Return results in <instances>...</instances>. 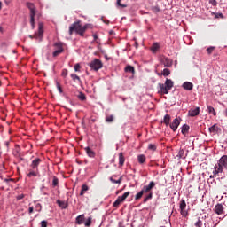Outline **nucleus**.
<instances>
[{
    "label": "nucleus",
    "mask_w": 227,
    "mask_h": 227,
    "mask_svg": "<svg viewBox=\"0 0 227 227\" xmlns=\"http://www.w3.org/2000/svg\"><path fill=\"white\" fill-rule=\"evenodd\" d=\"M193 88H194V85L192 84V82H184V83H183V89L184 90L191 91L192 89H193Z\"/></svg>",
    "instance_id": "16"
},
{
    "label": "nucleus",
    "mask_w": 227,
    "mask_h": 227,
    "mask_svg": "<svg viewBox=\"0 0 227 227\" xmlns=\"http://www.w3.org/2000/svg\"><path fill=\"white\" fill-rule=\"evenodd\" d=\"M53 187L58 186V177H53Z\"/></svg>",
    "instance_id": "47"
},
{
    "label": "nucleus",
    "mask_w": 227,
    "mask_h": 227,
    "mask_svg": "<svg viewBox=\"0 0 227 227\" xmlns=\"http://www.w3.org/2000/svg\"><path fill=\"white\" fill-rule=\"evenodd\" d=\"M214 212L217 215H224V206H223L222 204L215 205Z\"/></svg>",
    "instance_id": "11"
},
{
    "label": "nucleus",
    "mask_w": 227,
    "mask_h": 227,
    "mask_svg": "<svg viewBox=\"0 0 227 227\" xmlns=\"http://www.w3.org/2000/svg\"><path fill=\"white\" fill-rule=\"evenodd\" d=\"M137 160H138V164L145 163V155L138 154Z\"/></svg>",
    "instance_id": "23"
},
{
    "label": "nucleus",
    "mask_w": 227,
    "mask_h": 227,
    "mask_svg": "<svg viewBox=\"0 0 227 227\" xmlns=\"http://www.w3.org/2000/svg\"><path fill=\"white\" fill-rule=\"evenodd\" d=\"M41 225L42 227H47L48 223L46 221H42Z\"/></svg>",
    "instance_id": "51"
},
{
    "label": "nucleus",
    "mask_w": 227,
    "mask_h": 227,
    "mask_svg": "<svg viewBox=\"0 0 227 227\" xmlns=\"http://www.w3.org/2000/svg\"><path fill=\"white\" fill-rule=\"evenodd\" d=\"M78 100H81V101H85V94H83L82 92H78Z\"/></svg>",
    "instance_id": "34"
},
{
    "label": "nucleus",
    "mask_w": 227,
    "mask_h": 227,
    "mask_svg": "<svg viewBox=\"0 0 227 227\" xmlns=\"http://www.w3.org/2000/svg\"><path fill=\"white\" fill-rule=\"evenodd\" d=\"M84 151L85 154H88L89 158H94V152L92 151V149H90V147H85Z\"/></svg>",
    "instance_id": "21"
},
{
    "label": "nucleus",
    "mask_w": 227,
    "mask_h": 227,
    "mask_svg": "<svg viewBox=\"0 0 227 227\" xmlns=\"http://www.w3.org/2000/svg\"><path fill=\"white\" fill-rule=\"evenodd\" d=\"M114 120V117H113V115H108L106 116V119H105V121H106V123H113Z\"/></svg>",
    "instance_id": "35"
},
{
    "label": "nucleus",
    "mask_w": 227,
    "mask_h": 227,
    "mask_svg": "<svg viewBox=\"0 0 227 227\" xmlns=\"http://www.w3.org/2000/svg\"><path fill=\"white\" fill-rule=\"evenodd\" d=\"M210 4V5H213V6H217V1L215 0H209V2H207Z\"/></svg>",
    "instance_id": "44"
},
{
    "label": "nucleus",
    "mask_w": 227,
    "mask_h": 227,
    "mask_svg": "<svg viewBox=\"0 0 227 227\" xmlns=\"http://www.w3.org/2000/svg\"><path fill=\"white\" fill-rule=\"evenodd\" d=\"M169 122H171V115H164V125H168Z\"/></svg>",
    "instance_id": "26"
},
{
    "label": "nucleus",
    "mask_w": 227,
    "mask_h": 227,
    "mask_svg": "<svg viewBox=\"0 0 227 227\" xmlns=\"http://www.w3.org/2000/svg\"><path fill=\"white\" fill-rule=\"evenodd\" d=\"M74 72H81V65L79 64L74 65Z\"/></svg>",
    "instance_id": "38"
},
{
    "label": "nucleus",
    "mask_w": 227,
    "mask_h": 227,
    "mask_svg": "<svg viewBox=\"0 0 227 227\" xmlns=\"http://www.w3.org/2000/svg\"><path fill=\"white\" fill-rule=\"evenodd\" d=\"M25 7L27 10H30V26L32 28H35V16L36 15V8L35 7V4L27 3L25 4Z\"/></svg>",
    "instance_id": "4"
},
{
    "label": "nucleus",
    "mask_w": 227,
    "mask_h": 227,
    "mask_svg": "<svg viewBox=\"0 0 227 227\" xmlns=\"http://www.w3.org/2000/svg\"><path fill=\"white\" fill-rule=\"evenodd\" d=\"M118 165L122 167L124 165V156L122 153H118Z\"/></svg>",
    "instance_id": "18"
},
{
    "label": "nucleus",
    "mask_w": 227,
    "mask_h": 227,
    "mask_svg": "<svg viewBox=\"0 0 227 227\" xmlns=\"http://www.w3.org/2000/svg\"><path fill=\"white\" fill-rule=\"evenodd\" d=\"M35 210L36 211L35 208H32V207H30L27 208V213L32 214L33 212H35Z\"/></svg>",
    "instance_id": "48"
},
{
    "label": "nucleus",
    "mask_w": 227,
    "mask_h": 227,
    "mask_svg": "<svg viewBox=\"0 0 227 227\" xmlns=\"http://www.w3.org/2000/svg\"><path fill=\"white\" fill-rule=\"evenodd\" d=\"M0 10H2V2H0Z\"/></svg>",
    "instance_id": "55"
},
{
    "label": "nucleus",
    "mask_w": 227,
    "mask_h": 227,
    "mask_svg": "<svg viewBox=\"0 0 227 227\" xmlns=\"http://www.w3.org/2000/svg\"><path fill=\"white\" fill-rule=\"evenodd\" d=\"M200 111V109L199 107L192 109V110H190V112H188V115H190V117L199 116Z\"/></svg>",
    "instance_id": "17"
},
{
    "label": "nucleus",
    "mask_w": 227,
    "mask_h": 227,
    "mask_svg": "<svg viewBox=\"0 0 227 227\" xmlns=\"http://www.w3.org/2000/svg\"><path fill=\"white\" fill-rule=\"evenodd\" d=\"M207 114H213V116H217V113L215 112V108L207 106Z\"/></svg>",
    "instance_id": "25"
},
{
    "label": "nucleus",
    "mask_w": 227,
    "mask_h": 227,
    "mask_svg": "<svg viewBox=\"0 0 227 227\" xmlns=\"http://www.w3.org/2000/svg\"><path fill=\"white\" fill-rule=\"evenodd\" d=\"M39 175V168H32L30 172L27 173V177H36Z\"/></svg>",
    "instance_id": "15"
},
{
    "label": "nucleus",
    "mask_w": 227,
    "mask_h": 227,
    "mask_svg": "<svg viewBox=\"0 0 227 227\" xmlns=\"http://www.w3.org/2000/svg\"><path fill=\"white\" fill-rule=\"evenodd\" d=\"M215 18H216V19H224V14L215 13Z\"/></svg>",
    "instance_id": "42"
},
{
    "label": "nucleus",
    "mask_w": 227,
    "mask_h": 227,
    "mask_svg": "<svg viewBox=\"0 0 227 227\" xmlns=\"http://www.w3.org/2000/svg\"><path fill=\"white\" fill-rule=\"evenodd\" d=\"M85 192H88V185L83 184L81 186L80 195L82 196V194H84Z\"/></svg>",
    "instance_id": "32"
},
{
    "label": "nucleus",
    "mask_w": 227,
    "mask_h": 227,
    "mask_svg": "<svg viewBox=\"0 0 227 227\" xmlns=\"http://www.w3.org/2000/svg\"><path fill=\"white\" fill-rule=\"evenodd\" d=\"M32 208L37 210V212H40L42 211V204L37 203V205H35V207Z\"/></svg>",
    "instance_id": "39"
},
{
    "label": "nucleus",
    "mask_w": 227,
    "mask_h": 227,
    "mask_svg": "<svg viewBox=\"0 0 227 227\" xmlns=\"http://www.w3.org/2000/svg\"><path fill=\"white\" fill-rule=\"evenodd\" d=\"M40 163H42V159L35 158V160H32V163H30V168L32 169H38Z\"/></svg>",
    "instance_id": "14"
},
{
    "label": "nucleus",
    "mask_w": 227,
    "mask_h": 227,
    "mask_svg": "<svg viewBox=\"0 0 227 227\" xmlns=\"http://www.w3.org/2000/svg\"><path fill=\"white\" fill-rule=\"evenodd\" d=\"M90 28V24H85L81 26V20H76L75 22L72 23L69 26V35L76 33V35L82 36L85 34V31Z\"/></svg>",
    "instance_id": "2"
},
{
    "label": "nucleus",
    "mask_w": 227,
    "mask_h": 227,
    "mask_svg": "<svg viewBox=\"0 0 227 227\" xmlns=\"http://www.w3.org/2000/svg\"><path fill=\"white\" fill-rule=\"evenodd\" d=\"M43 34V23L39 22L37 34H35V35H30V38L42 40Z\"/></svg>",
    "instance_id": "8"
},
{
    "label": "nucleus",
    "mask_w": 227,
    "mask_h": 227,
    "mask_svg": "<svg viewBox=\"0 0 227 227\" xmlns=\"http://www.w3.org/2000/svg\"><path fill=\"white\" fill-rule=\"evenodd\" d=\"M158 50H159V43H153V46L150 47V51H153V53L157 52Z\"/></svg>",
    "instance_id": "22"
},
{
    "label": "nucleus",
    "mask_w": 227,
    "mask_h": 227,
    "mask_svg": "<svg viewBox=\"0 0 227 227\" xmlns=\"http://www.w3.org/2000/svg\"><path fill=\"white\" fill-rule=\"evenodd\" d=\"M70 77H72V80L74 82H81V78H79L78 75L72 74H70Z\"/></svg>",
    "instance_id": "31"
},
{
    "label": "nucleus",
    "mask_w": 227,
    "mask_h": 227,
    "mask_svg": "<svg viewBox=\"0 0 227 227\" xmlns=\"http://www.w3.org/2000/svg\"><path fill=\"white\" fill-rule=\"evenodd\" d=\"M118 227H124V226H122L121 224H120Z\"/></svg>",
    "instance_id": "59"
},
{
    "label": "nucleus",
    "mask_w": 227,
    "mask_h": 227,
    "mask_svg": "<svg viewBox=\"0 0 227 227\" xmlns=\"http://www.w3.org/2000/svg\"><path fill=\"white\" fill-rule=\"evenodd\" d=\"M226 215H227V212H226Z\"/></svg>",
    "instance_id": "60"
},
{
    "label": "nucleus",
    "mask_w": 227,
    "mask_h": 227,
    "mask_svg": "<svg viewBox=\"0 0 227 227\" xmlns=\"http://www.w3.org/2000/svg\"><path fill=\"white\" fill-rule=\"evenodd\" d=\"M172 88L173 81H171V79H167V81L164 82V84L160 83V90L161 94H168V91L171 90Z\"/></svg>",
    "instance_id": "5"
},
{
    "label": "nucleus",
    "mask_w": 227,
    "mask_h": 227,
    "mask_svg": "<svg viewBox=\"0 0 227 227\" xmlns=\"http://www.w3.org/2000/svg\"><path fill=\"white\" fill-rule=\"evenodd\" d=\"M194 227H203V222L198 219L197 222L194 223Z\"/></svg>",
    "instance_id": "36"
},
{
    "label": "nucleus",
    "mask_w": 227,
    "mask_h": 227,
    "mask_svg": "<svg viewBox=\"0 0 227 227\" xmlns=\"http://www.w3.org/2000/svg\"><path fill=\"white\" fill-rule=\"evenodd\" d=\"M62 77H67V70H62Z\"/></svg>",
    "instance_id": "52"
},
{
    "label": "nucleus",
    "mask_w": 227,
    "mask_h": 227,
    "mask_svg": "<svg viewBox=\"0 0 227 227\" xmlns=\"http://www.w3.org/2000/svg\"><path fill=\"white\" fill-rule=\"evenodd\" d=\"M160 62L161 65L164 66V67H171L173 66V61L171 60V59L166 57H161Z\"/></svg>",
    "instance_id": "12"
},
{
    "label": "nucleus",
    "mask_w": 227,
    "mask_h": 227,
    "mask_svg": "<svg viewBox=\"0 0 227 227\" xmlns=\"http://www.w3.org/2000/svg\"><path fill=\"white\" fill-rule=\"evenodd\" d=\"M23 198H25V195L20 194V195L16 197V200H23Z\"/></svg>",
    "instance_id": "50"
},
{
    "label": "nucleus",
    "mask_w": 227,
    "mask_h": 227,
    "mask_svg": "<svg viewBox=\"0 0 227 227\" xmlns=\"http://www.w3.org/2000/svg\"><path fill=\"white\" fill-rule=\"evenodd\" d=\"M86 221L84 215H80L76 216V224L77 225H82V222Z\"/></svg>",
    "instance_id": "19"
},
{
    "label": "nucleus",
    "mask_w": 227,
    "mask_h": 227,
    "mask_svg": "<svg viewBox=\"0 0 227 227\" xmlns=\"http://www.w3.org/2000/svg\"><path fill=\"white\" fill-rule=\"evenodd\" d=\"M180 121H181L180 118L173 119V121L168 122L167 126L170 127L173 132H176V130H177V126H180Z\"/></svg>",
    "instance_id": "9"
},
{
    "label": "nucleus",
    "mask_w": 227,
    "mask_h": 227,
    "mask_svg": "<svg viewBox=\"0 0 227 227\" xmlns=\"http://www.w3.org/2000/svg\"><path fill=\"white\" fill-rule=\"evenodd\" d=\"M55 87L58 88V92H60V94H62V87L59 86V82H55Z\"/></svg>",
    "instance_id": "40"
},
{
    "label": "nucleus",
    "mask_w": 227,
    "mask_h": 227,
    "mask_svg": "<svg viewBox=\"0 0 227 227\" xmlns=\"http://www.w3.org/2000/svg\"><path fill=\"white\" fill-rule=\"evenodd\" d=\"M161 227H164V226H161Z\"/></svg>",
    "instance_id": "61"
},
{
    "label": "nucleus",
    "mask_w": 227,
    "mask_h": 227,
    "mask_svg": "<svg viewBox=\"0 0 227 227\" xmlns=\"http://www.w3.org/2000/svg\"><path fill=\"white\" fill-rule=\"evenodd\" d=\"M65 50L62 49V44L57 43H55V51H53V58L59 56Z\"/></svg>",
    "instance_id": "10"
},
{
    "label": "nucleus",
    "mask_w": 227,
    "mask_h": 227,
    "mask_svg": "<svg viewBox=\"0 0 227 227\" xmlns=\"http://www.w3.org/2000/svg\"><path fill=\"white\" fill-rule=\"evenodd\" d=\"M88 67H90V69H92V71L97 72L99 71L101 67H103V63H101V60L95 59L88 64Z\"/></svg>",
    "instance_id": "6"
},
{
    "label": "nucleus",
    "mask_w": 227,
    "mask_h": 227,
    "mask_svg": "<svg viewBox=\"0 0 227 227\" xmlns=\"http://www.w3.org/2000/svg\"><path fill=\"white\" fill-rule=\"evenodd\" d=\"M120 2H121V0H117V2H115V4H118V7H120V8H127V5L122 4Z\"/></svg>",
    "instance_id": "41"
},
{
    "label": "nucleus",
    "mask_w": 227,
    "mask_h": 227,
    "mask_svg": "<svg viewBox=\"0 0 227 227\" xmlns=\"http://www.w3.org/2000/svg\"><path fill=\"white\" fill-rule=\"evenodd\" d=\"M57 203L58 207H60V208L67 209V203H65V201L58 200Z\"/></svg>",
    "instance_id": "28"
},
{
    "label": "nucleus",
    "mask_w": 227,
    "mask_h": 227,
    "mask_svg": "<svg viewBox=\"0 0 227 227\" xmlns=\"http://www.w3.org/2000/svg\"><path fill=\"white\" fill-rule=\"evenodd\" d=\"M154 188V182L153 181H150V183L148 184V185L144 186V188L141 189L140 192H138V193H137V195L134 196V200H141V198H143L144 194H148L145 195V197L144 198V203H146L147 200H150L153 199V189Z\"/></svg>",
    "instance_id": "1"
},
{
    "label": "nucleus",
    "mask_w": 227,
    "mask_h": 227,
    "mask_svg": "<svg viewBox=\"0 0 227 227\" xmlns=\"http://www.w3.org/2000/svg\"><path fill=\"white\" fill-rule=\"evenodd\" d=\"M157 75L167 77L168 75H171V70L165 68L163 71H161L160 74H157Z\"/></svg>",
    "instance_id": "20"
},
{
    "label": "nucleus",
    "mask_w": 227,
    "mask_h": 227,
    "mask_svg": "<svg viewBox=\"0 0 227 227\" xmlns=\"http://www.w3.org/2000/svg\"><path fill=\"white\" fill-rule=\"evenodd\" d=\"M187 207V204L184 203V200H180V215L183 217H187V210H184Z\"/></svg>",
    "instance_id": "13"
},
{
    "label": "nucleus",
    "mask_w": 227,
    "mask_h": 227,
    "mask_svg": "<svg viewBox=\"0 0 227 227\" xmlns=\"http://www.w3.org/2000/svg\"><path fill=\"white\" fill-rule=\"evenodd\" d=\"M125 72L129 74H134V67L127 66L125 67Z\"/></svg>",
    "instance_id": "30"
},
{
    "label": "nucleus",
    "mask_w": 227,
    "mask_h": 227,
    "mask_svg": "<svg viewBox=\"0 0 227 227\" xmlns=\"http://www.w3.org/2000/svg\"><path fill=\"white\" fill-rule=\"evenodd\" d=\"M83 224L85 225V227H90L92 224V217H88Z\"/></svg>",
    "instance_id": "29"
},
{
    "label": "nucleus",
    "mask_w": 227,
    "mask_h": 227,
    "mask_svg": "<svg viewBox=\"0 0 227 227\" xmlns=\"http://www.w3.org/2000/svg\"><path fill=\"white\" fill-rule=\"evenodd\" d=\"M157 150V145H154V144H149L148 145V151L154 152Z\"/></svg>",
    "instance_id": "33"
},
{
    "label": "nucleus",
    "mask_w": 227,
    "mask_h": 227,
    "mask_svg": "<svg viewBox=\"0 0 227 227\" xmlns=\"http://www.w3.org/2000/svg\"><path fill=\"white\" fill-rule=\"evenodd\" d=\"M127 197H129V192H126L122 194V196H118V199L115 200V202H114V207L118 208L120 204L124 202V200H127Z\"/></svg>",
    "instance_id": "7"
},
{
    "label": "nucleus",
    "mask_w": 227,
    "mask_h": 227,
    "mask_svg": "<svg viewBox=\"0 0 227 227\" xmlns=\"http://www.w3.org/2000/svg\"><path fill=\"white\" fill-rule=\"evenodd\" d=\"M212 51H215V47H209L206 50V51L207 52V54H211Z\"/></svg>",
    "instance_id": "46"
},
{
    "label": "nucleus",
    "mask_w": 227,
    "mask_h": 227,
    "mask_svg": "<svg viewBox=\"0 0 227 227\" xmlns=\"http://www.w3.org/2000/svg\"><path fill=\"white\" fill-rule=\"evenodd\" d=\"M110 180H111V183L115 184H120V183L122 182V178L115 180V179H113V177H111Z\"/></svg>",
    "instance_id": "37"
},
{
    "label": "nucleus",
    "mask_w": 227,
    "mask_h": 227,
    "mask_svg": "<svg viewBox=\"0 0 227 227\" xmlns=\"http://www.w3.org/2000/svg\"><path fill=\"white\" fill-rule=\"evenodd\" d=\"M184 152L182 151V150H180V151L178 152V157H179L180 159L184 158V156H182V154H184Z\"/></svg>",
    "instance_id": "49"
},
{
    "label": "nucleus",
    "mask_w": 227,
    "mask_h": 227,
    "mask_svg": "<svg viewBox=\"0 0 227 227\" xmlns=\"http://www.w3.org/2000/svg\"><path fill=\"white\" fill-rule=\"evenodd\" d=\"M92 38H93V42L99 43V41H98V39H99V38L97 37V34H93Z\"/></svg>",
    "instance_id": "45"
},
{
    "label": "nucleus",
    "mask_w": 227,
    "mask_h": 227,
    "mask_svg": "<svg viewBox=\"0 0 227 227\" xmlns=\"http://www.w3.org/2000/svg\"><path fill=\"white\" fill-rule=\"evenodd\" d=\"M227 169V155H223L217 160V164L215 165V170H213V176L221 174L223 170Z\"/></svg>",
    "instance_id": "3"
},
{
    "label": "nucleus",
    "mask_w": 227,
    "mask_h": 227,
    "mask_svg": "<svg viewBox=\"0 0 227 227\" xmlns=\"http://www.w3.org/2000/svg\"><path fill=\"white\" fill-rule=\"evenodd\" d=\"M152 11L153 13H158L159 12V6H153Z\"/></svg>",
    "instance_id": "43"
},
{
    "label": "nucleus",
    "mask_w": 227,
    "mask_h": 227,
    "mask_svg": "<svg viewBox=\"0 0 227 227\" xmlns=\"http://www.w3.org/2000/svg\"><path fill=\"white\" fill-rule=\"evenodd\" d=\"M215 176H210V178H214Z\"/></svg>",
    "instance_id": "58"
},
{
    "label": "nucleus",
    "mask_w": 227,
    "mask_h": 227,
    "mask_svg": "<svg viewBox=\"0 0 227 227\" xmlns=\"http://www.w3.org/2000/svg\"><path fill=\"white\" fill-rule=\"evenodd\" d=\"M224 114H225V115L227 117V107H226V110H225Z\"/></svg>",
    "instance_id": "54"
},
{
    "label": "nucleus",
    "mask_w": 227,
    "mask_h": 227,
    "mask_svg": "<svg viewBox=\"0 0 227 227\" xmlns=\"http://www.w3.org/2000/svg\"><path fill=\"white\" fill-rule=\"evenodd\" d=\"M10 181V179H4V182H9Z\"/></svg>",
    "instance_id": "56"
},
{
    "label": "nucleus",
    "mask_w": 227,
    "mask_h": 227,
    "mask_svg": "<svg viewBox=\"0 0 227 227\" xmlns=\"http://www.w3.org/2000/svg\"><path fill=\"white\" fill-rule=\"evenodd\" d=\"M4 145L9 146V142H4Z\"/></svg>",
    "instance_id": "53"
},
{
    "label": "nucleus",
    "mask_w": 227,
    "mask_h": 227,
    "mask_svg": "<svg viewBox=\"0 0 227 227\" xmlns=\"http://www.w3.org/2000/svg\"><path fill=\"white\" fill-rule=\"evenodd\" d=\"M2 30H3V29H2V27H0V33H2Z\"/></svg>",
    "instance_id": "57"
},
{
    "label": "nucleus",
    "mask_w": 227,
    "mask_h": 227,
    "mask_svg": "<svg viewBox=\"0 0 227 227\" xmlns=\"http://www.w3.org/2000/svg\"><path fill=\"white\" fill-rule=\"evenodd\" d=\"M207 130H209L210 133H217L219 128L217 127V125H213L209 129H207Z\"/></svg>",
    "instance_id": "27"
},
{
    "label": "nucleus",
    "mask_w": 227,
    "mask_h": 227,
    "mask_svg": "<svg viewBox=\"0 0 227 227\" xmlns=\"http://www.w3.org/2000/svg\"><path fill=\"white\" fill-rule=\"evenodd\" d=\"M189 132V126L187 124L183 125V128H181L180 133H183V135L187 134Z\"/></svg>",
    "instance_id": "24"
}]
</instances>
